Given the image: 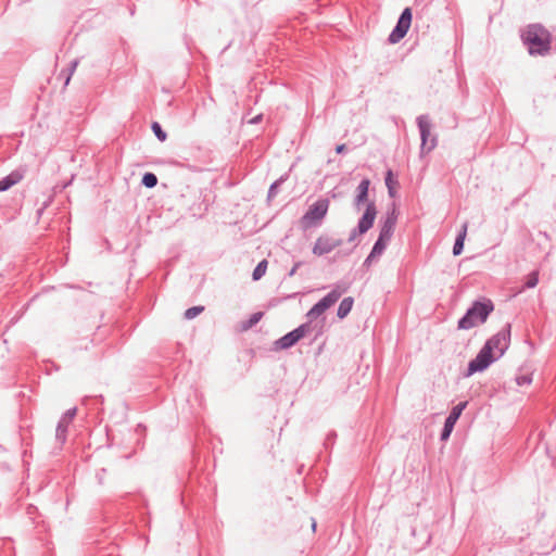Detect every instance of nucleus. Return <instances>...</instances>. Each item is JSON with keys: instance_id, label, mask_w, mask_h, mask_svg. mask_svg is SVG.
<instances>
[{"instance_id": "obj_1", "label": "nucleus", "mask_w": 556, "mask_h": 556, "mask_svg": "<svg viewBox=\"0 0 556 556\" xmlns=\"http://www.w3.org/2000/svg\"><path fill=\"white\" fill-rule=\"evenodd\" d=\"M369 185L370 180L368 178H364L356 188L353 205L357 211H359L362 205L366 203V210L359 218L357 226L352 229L349 237L350 242L354 241L357 236L366 233L372 227L376 219L377 208L375 202H368Z\"/></svg>"}, {"instance_id": "obj_2", "label": "nucleus", "mask_w": 556, "mask_h": 556, "mask_svg": "<svg viewBox=\"0 0 556 556\" xmlns=\"http://www.w3.org/2000/svg\"><path fill=\"white\" fill-rule=\"evenodd\" d=\"M521 39L529 54L544 56L552 43L551 33L541 24H530L521 31Z\"/></svg>"}, {"instance_id": "obj_3", "label": "nucleus", "mask_w": 556, "mask_h": 556, "mask_svg": "<svg viewBox=\"0 0 556 556\" xmlns=\"http://www.w3.org/2000/svg\"><path fill=\"white\" fill-rule=\"evenodd\" d=\"M321 327L317 329L316 325H313V323L309 320L307 323H304L300 325L298 328L293 329L292 331L288 332L287 334L279 338L277 341H275V349L276 350H287L295 345L302 338L306 337L307 334L315 332L313 340H315L318 334L320 333Z\"/></svg>"}, {"instance_id": "obj_4", "label": "nucleus", "mask_w": 556, "mask_h": 556, "mask_svg": "<svg viewBox=\"0 0 556 556\" xmlns=\"http://www.w3.org/2000/svg\"><path fill=\"white\" fill-rule=\"evenodd\" d=\"M330 202L328 199H319L309 205L306 213L301 217L300 225L302 229L319 227L329 210Z\"/></svg>"}, {"instance_id": "obj_5", "label": "nucleus", "mask_w": 556, "mask_h": 556, "mask_svg": "<svg viewBox=\"0 0 556 556\" xmlns=\"http://www.w3.org/2000/svg\"><path fill=\"white\" fill-rule=\"evenodd\" d=\"M348 289L349 286L346 285H336L331 291H329L307 312V318L312 321L313 318L320 316L325 311L331 307Z\"/></svg>"}, {"instance_id": "obj_6", "label": "nucleus", "mask_w": 556, "mask_h": 556, "mask_svg": "<svg viewBox=\"0 0 556 556\" xmlns=\"http://www.w3.org/2000/svg\"><path fill=\"white\" fill-rule=\"evenodd\" d=\"M486 320V303L476 302L467 309L466 314L458 320L459 329H470Z\"/></svg>"}, {"instance_id": "obj_7", "label": "nucleus", "mask_w": 556, "mask_h": 556, "mask_svg": "<svg viewBox=\"0 0 556 556\" xmlns=\"http://www.w3.org/2000/svg\"><path fill=\"white\" fill-rule=\"evenodd\" d=\"M509 328L510 326L506 325L489 341V364L498 359L507 350L510 334Z\"/></svg>"}, {"instance_id": "obj_8", "label": "nucleus", "mask_w": 556, "mask_h": 556, "mask_svg": "<svg viewBox=\"0 0 556 556\" xmlns=\"http://www.w3.org/2000/svg\"><path fill=\"white\" fill-rule=\"evenodd\" d=\"M417 126H418V129L420 132V139H421V146H420L421 153L430 152L437 146V137L435 136L431 137L432 124H431L429 115L418 116L417 117Z\"/></svg>"}, {"instance_id": "obj_9", "label": "nucleus", "mask_w": 556, "mask_h": 556, "mask_svg": "<svg viewBox=\"0 0 556 556\" xmlns=\"http://www.w3.org/2000/svg\"><path fill=\"white\" fill-rule=\"evenodd\" d=\"M412 10L409 8H405L389 36V41L391 43H396L405 37L412 24Z\"/></svg>"}, {"instance_id": "obj_10", "label": "nucleus", "mask_w": 556, "mask_h": 556, "mask_svg": "<svg viewBox=\"0 0 556 556\" xmlns=\"http://www.w3.org/2000/svg\"><path fill=\"white\" fill-rule=\"evenodd\" d=\"M342 244V240L332 236L323 235L316 239L313 247V254L316 256H323L331 253L334 249Z\"/></svg>"}, {"instance_id": "obj_11", "label": "nucleus", "mask_w": 556, "mask_h": 556, "mask_svg": "<svg viewBox=\"0 0 556 556\" xmlns=\"http://www.w3.org/2000/svg\"><path fill=\"white\" fill-rule=\"evenodd\" d=\"M466 405H467L466 402H460L452 408V410L450 412L448 416L446 417V419L444 421V426H443V429L440 434L441 441L448 440V438L451 437V433L454 429V426L457 422L458 418L460 417Z\"/></svg>"}, {"instance_id": "obj_12", "label": "nucleus", "mask_w": 556, "mask_h": 556, "mask_svg": "<svg viewBox=\"0 0 556 556\" xmlns=\"http://www.w3.org/2000/svg\"><path fill=\"white\" fill-rule=\"evenodd\" d=\"M77 414V408L67 409L60 418L55 429V440L63 445L66 442L68 426Z\"/></svg>"}, {"instance_id": "obj_13", "label": "nucleus", "mask_w": 556, "mask_h": 556, "mask_svg": "<svg viewBox=\"0 0 556 556\" xmlns=\"http://www.w3.org/2000/svg\"><path fill=\"white\" fill-rule=\"evenodd\" d=\"M399 212L393 205L392 210L387 213L386 218L382 222L379 236L391 239L394 232V228L397 222Z\"/></svg>"}, {"instance_id": "obj_14", "label": "nucleus", "mask_w": 556, "mask_h": 556, "mask_svg": "<svg viewBox=\"0 0 556 556\" xmlns=\"http://www.w3.org/2000/svg\"><path fill=\"white\" fill-rule=\"evenodd\" d=\"M485 368H486V342L481 346L476 358L469 362L465 377H470L471 375H473L478 371H482Z\"/></svg>"}, {"instance_id": "obj_15", "label": "nucleus", "mask_w": 556, "mask_h": 556, "mask_svg": "<svg viewBox=\"0 0 556 556\" xmlns=\"http://www.w3.org/2000/svg\"><path fill=\"white\" fill-rule=\"evenodd\" d=\"M22 178H23V174L21 172H18V170L12 172L10 175H8L7 177H4L0 180V192L7 191L12 186L20 182L22 180Z\"/></svg>"}, {"instance_id": "obj_16", "label": "nucleus", "mask_w": 556, "mask_h": 556, "mask_svg": "<svg viewBox=\"0 0 556 556\" xmlns=\"http://www.w3.org/2000/svg\"><path fill=\"white\" fill-rule=\"evenodd\" d=\"M390 240L391 239H389V238L379 236L377 241L375 242L372 250H371L370 254L368 255L366 262H371L372 258L380 256L383 253V251L386 250L387 244L389 243Z\"/></svg>"}, {"instance_id": "obj_17", "label": "nucleus", "mask_w": 556, "mask_h": 556, "mask_svg": "<svg viewBox=\"0 0 556 556\" xmlns=\"http://www.w3.org/2000/svg\"><path fill=\"white\" fill-rule=\"evenodd\" d=\"M354 299L352 296L344 298L337 309V316L339 319H344L352 311Z\"/></svg>"}, {"instance_id": "obj_18", "label": "nucleus", "mask_w": 556, "mask_h": 556, "mask_svg": "<svg viewBox=\"0 0 556 556\" xmlns=\"http://www.w3.org/2000/svg\"><path fill=\"white\" fill-rule=\"evenodd\" d=\"M466 231H467V227H466V225H463V228L459 231L458 236L456 237V240H455V243L453 247L454 255H459L463 252Z\"/></svg>"}, {"instance_id": "obj_19", "label": "nucleus", "mask_w": 556, "mask_h": 556, "mask_svg": "<svg viewBox=\"0 0 556 556\" xmlns=\"http://www.w3.org/2000/svg\"><path fill=\"white\" fill-rule=\"evenodd\" d=\"M262 317H263L262 312H256V313L252 314L249 317V319H247L242 323V325H241L242 329L248 330V329L252 328L262 319Z\"/></svg>"}, {"instance_id": "obj_20", "label": "nucleus", "mask_w": 556, "mask_h": 556, "mask_svg": "<svg viewBox=\"0 0 556 556\" xmlns=\"http://www.w3.org/2000/svg\"><path fill=\"white\" fill-rule=\"evenodd\" d=\"M267 265L268 263L266 260L261 261L254 268L252 278H262L266 274Z\"/></svg>"}, {"instance_id": "obj_21", "label": "nucleus", "mask_w": 556, "mask_h": 556, "mask_svg": "<svg viewBox=\"0 0 556 556\" xmlns=\"http://www.w3.org/2000/svg\"><path fill=\"white\" fill-rule=\"evenodd\" d=\"M141 182L147 188H153L157 185V177L153 173H146Z\"/></svg>"}, {"instance_id": "obj_22", "label": "nucleus", "mask_w": 556, "mask_h": 556, "mask_svg": "<svg viewBox=\"0 0 556 556\" xmlns=\"http://www.w3.org/2000/svg\"><path fill=\"white\" fill-rule=\"evenodd\" d=\"M204 311V306H192L188 309H186L184 316L186 319L190 320L197 317L199 314H201Z\"/></svg>"}, {"instance_id": "obj_23", "label": "nucleus", "mask_w": 556, "mask_h": 556, "mask_svg": "<svg viewBox=\"0 0 556 556\" xmlns=\"http://www.w3.org/2000/svg\"><path fill=\"white\" fill-rule=\"evenodd\" d=\"M285 181V178L283 177H280L279 179H277L275 182H273L269 187V190H268V194H267V198L268 200H271L274 199L277 193H278V188L279 186Z\"/></svg>"}, {"instance_id": "obj_24", "label": "nucleus", "mask_w": 556, "mask_h": 556, "mask_svg": "<svg viewBox=\"0 0 556 556\" xmlns=\"http://www.w3.org/2000/svg\"><path fill=\"white\" fill-rule=\"evenodd\" d=\"M152 130L155 135V137L160 140V141H165L166 138H167V135L166 132L162 129L161 125L157 123V122H153L152 123Z\"/></svg>"}, {"instance_id": "obj_25", "label": "nucleus", "mask_w": 556, "mask_h": 556, "mask_svg": "<svg viewBox=\"0 0 556 556\" xmlns=\"http://www.w3.org/2000/svg\"><path fill=\"white\" fill-rule=\"evenodd\" d=\"M386 186L388 188L389 194L391 197H394V190H393V178H392V172L389 170L386 176Z\"/></svg>"}, {"instance_id": "obj_26", "label": "nucleus", "mask_w": 556, "mask_h": 556, "mask_svg": "<svg viewBox=\"0 0 556 556\" xmlns=\"http://www.w3.org/2000/svg\"><path fill=\"white\" fill-rule=\"evenodd\" d=\"M77 65H78V60H74V61L71 62V65H70V68H68V73H67L66 78H65L64 86L68 85V83L71 80V77H72L73 73L75 72Z\"/></svg>"}, {"instance_id": "obj_27", "label": "nucleus", "mask_w": 556, "mask_h": 556, "mask_svg": "<svg viewBox=\"0 0 556 556\" xmlns=\"http://www.w3.org/2000/svg\"><path fill=\"white\" fill-rule=\"evenodd\" d=\"M336 438H337V433L334 431H330L325 439V442H324L325 447L326 448L331 447L334 443Z\"/></svg>"}, {"instance_id": "obj_28", "label": "nucleus", "mask_w": 556, "mask_h": 556, "mask_svg": "<svg viewBox=\"0 0 556 556\" xmlns=\"http://www.w3.org/2000/svg\"><path fill=\"white\" fill-rule=\"evenodd\" d=\"M532 381V378L530 375H521L517 377L516 382L518 386H529Z\"/></svg>"}, {"instance_id": "obj_29", "label": "nucleus", "mask_w": 556, "mask_h": 556, "mask_svg": "<svg viewBox=\"0 0 556 556\" xmlns=\"http://www.w3.org/2000/svg\"><path fill=\"white\" fill-rule=\"evenodd\" d=\"M279 290H281V286L279 287ZM279 293H280L281 299L288 300V299L295 298L296 295L301 294L302 292L301 291H295L293 293H285V292L280 291Z\"/></svg>"}, {"instance_id": "obj_30", "label": "nucleus", "mask_w": 556, "mask_h": 556, "mask_svg": "<svg viewBox=\"0 0 556 556\" xmlns=\"http://www.w3.org/2000/svg\"><path fill=\"white\" fill-rule=\"evenodd\" d=\"M538 276H539V271L538 270H533L526 278L533 279V278H538Z\"/></svg>"}, {"instance_id": "obj_31", "label": "nucleus", "mask_w": 556, "mask_h": 556, "mask_svg": "<svg viewBox=\"0 0 556 556\" xmlns=\"http://www.w3.org/2000/svg\"><path fill=\"white\" fill-rule=\"evenodd\" d=\"M345 150V144H339L336 148L337 153H342Z\"/></svg>"}, {"instance_id": "obj_32", "label": "nucleus", "mask_w": 556, "mask_h": 556, "mask_svg": "<svg viewBox=\"0 0 556 556\" xmlns=\"http://www.w3.org/2000/svg\"><path fill=\"white\" fill-rule=\"evenodd\" d=\"M104 473H105V469H101V471L98 472V475H97L100 483H102V478H103Z\"/></svg>"}, {"instance_id": "obj_33", "label": "nucleus", "mask_w": 556, "mask_h": 556, "mask_svg": "<svg viewBox=\"0 0 556 556\" xmlns=\"http://www.w3.org/2000/svg\"><path fill=\"white\" fill-rule=\"evenodd\" d=\"M534 286H535V280H530V281L528 282V287H529V288H533Z\"/></svg>"}, {"instance_id": "obj_34", "label": "nucleus", "mask_w": 556, "mask_h": 556, "mask_svg": "<svg viewBox=\"0 0 556 556\" xmlns=\"http://www.w3.org/2000/svg\"><path fill=\"white\" fill-rule=\"evenodd\" d=\"M312 528H313V530H315V528H316V521L314 519H313V522H312Z\"/></svg>"}, {"instance_id": "obj_35", "label": "nucleus", "mask_w": 556, "mask_h": 556, "mask_svg": "<svg viewBox=\"0 0 556 556\" xmlns=\"http://www.w3.org/2000/svg\"><path fill=\"white\" fill-rule=\"evenodd\" d=\"M493 309V306L489 304L488 311L489 313Z\"/></svg>"}]
</instances>
